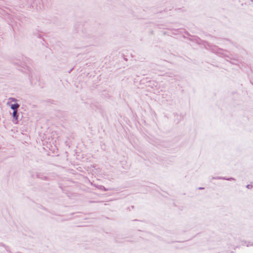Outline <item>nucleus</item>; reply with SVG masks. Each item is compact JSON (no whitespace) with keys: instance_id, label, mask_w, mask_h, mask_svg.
<instances>
[{"instance_id":"nucleus-1","label":"nucleus","mask_w":253,"mask_h":253,"mask_svg":"<svg viewBox=\"0 0 253 253\" xmlns=\"http://www.w3.org/2000/svg\"><path fill=\"white\" fill-rule=\"evenodd\" d=\"M19 107V105L18 104H14L11 105V108L14 111L17 110V108Z\"/></svg>"},{"instance_id":"nucleus-2","label":"nucleus","mask_w":253,"mask_h":253,"mask_svg":"<svg viewBox=\"0 0 253 253\" xmlns=\"http://www.w3.org/2000/svg\"><path fill=\"white\" fill-rule=\"evenodd\" d=\"M13 117L14 118H15L16 119L17 118V110H15V111H13Z\"/></svg>"},{"instance_id":"nucleus-3","label":"nucleus","mask_w":253,"mask_h":253,"mask_svg":"<svg viewBox=\"0 0 253 253\" xmlns=\"http://www.w3.org/2000/svg\"><path fill=\"white\" fill-rule=\"evenodd\" d=\"M11 100H12V101H15V99H14V98H10Z\"/></svg>"}]
</instances>
